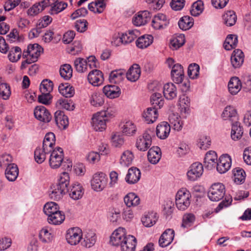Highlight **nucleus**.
<instances>
[{
	"mask_svg": "<svg viewBox=\"0 0 251 251\" xmlns=\"http://www.w3.org/2000/svg\"><path fill=\"white\" fill-rule=\"evenodd\" d=\"M55 143L54 134L52 132L47 133L43 142L42 150L37 148L34 151V158L38 163H42L45 161L46 154L50 153L54 150Z\"/></svg>",
	"mask_w": 251,
	"mask_h": 251,
	"instance_id": "nucleus-1",
	"label": "nucleus"
},
{
	"mask_svg": "<svg viewBox=\"0 0 251 251\" xmlns=\"http://www.w3.org/2000/svg\"><path fill=\"white\" fill-rule=\"evenodd\" d=\"M63 151L61 148L57 147L50 152L49 164L52 169L58 168L61 165L64 170H71L72 163L69 160L67 161L63 160Z\"/></svg>",
	"mask_w": 251,
	"mask_h": 251,
	"instance_id": "nucleus-2",
	"label": "nucleus"
},
{
	"mask_svg": "<svg viewBox=\"0 0 251 251\" xmlns=\"http://www.w3.org/2000/svg\"><path fill=\"white\" fill-rule=\"evenodd\" d=\"M43 51V48L38 44L28 45L26 50L23 53V57L26 59L22 62L21 69H25L27 64L36 62Z\"/></svg>",
	"mask_w": 251,
	"mask_h": 251,
	"instance_id": "nucleus-3",
	"label": "nucleus"
},
{
	"mask_svg": "<svg viewBox=\"0 0 251 251\" xmlns=\"http://www.w3.org/2000/svg\"><path fill=\"white\" fill-rule=\"evenodd\" d=\"M114 116V112L111 108L101 111L94 115L92 118V125L97 131H102L105 129L106 122Z\"/></svg>",
	"mask_w": 251,
	"mask_h": 251,
	"instance_id": "nucleus-4",
	"label": "nucleus"
},
{
	"mask_svg": "<svg viewBox=\"0 0 251 251\" xmlns=\"http://www.w3.org/2000/svg\"><path fill=\"white\" fill-rule=\"evenodd\" d=\"M191 195L186 188L178 191L176 196V204L177 208L182 211L187 209L191 203Z\"/></svg>",
	"mask_w": 251,
	"mask_h": 251,
	"instance_id": "nucleus-5",
	"label": "nucleus"
},
{
	"mask_svg": "<svg viewBox=\"0 0 251 251\" xmlns=\"http://www.w3.org/2000/svg\"><path fill=\"white\" fill-rule=\"evenodd\" d=\"M154 135L153 129H148L139 136L136 142V147L141 151H146L151 145L152 137Z\"/></svg>",
	"mask_w": 251,
	"mask_h": 251,
	"instance_id": "nucleus-6",
	"label": "nucleus"
},
{
	"mask_svg": "<svg viewBox=\"0 0 251 251\" xmlns=\"http://www.w3.org/2000/svg\"><path fill=\"white\" fill-rule=\"evenodd\" d=\"M107 180V177L104 173L102 172L96 173L91 180L92 187L96 191H101L106 187Z\"/></svg>",
	"mask_w": 251,
	"mask_h": 251,
	"instance_id": "nucleus-7",
	"label": "nucleus"
},
{
	"mask_svg": "<svg viewBox=\"0 0 251 251\" xmlns=\"http://www.w3.org/2000/svg\"><path fill=\"white\" fill-rule=\"evenodd\" d=\"M203 165L207 170H212L216 168L217 172H219L218 155L216 152L213 151H209L205 155Z\"/></svg>",
	"mask_w": 251,
	"mask_h": 251,
	"instance_id": "nucleus-8",
	"label": "nucleus"
},
{
	"mask_svg": "<svg viewBox=\"0 0 251 251\" xmlns=\"http://www.w3.org/2000/svg\"><path fill=\"white\" fill-rule=\"evenodd\" d=\"M203 172V167L200 162H195L189 167L187 173L188 179L191 181H195L200 177Z\"/></svg>",
	"mask_w": 251,
	"mask_h": 251,
	"instance_id": "nucleus-9",
	"label": "nucleus"
},
{
	"mask_svg": "<svg viewBox=\"0 0 251 251\" xmlns=\"http://www.w3.org/2000/svg\"><path fill=\"white\" fill-rule=\"evenodd\" d=\"M43 3L47 7H51L49 11L51 15L57 14L64 10L68 5L67 3L59 1L58 0H43Z\"/></svg>",
	"mask_w": 251,
	"mask_h": 251,
	"instance_id": "nucleus-10",
	"label": "nucleus"
},
{
	"mask_svg": "<svg viewBox=\"0 0 251 251\" xmlns=\"http://www.w3.org/2000/svg\"><path fill=\"white\" fill-rule=\"evenodd\" d=\"M66 238L70 245L77 244L82 238L81 230L77 227L69 229L67 231Z\"/></svg>",
	"mask_w": 251,
	"mask_h": 251,
	"instance_id": "nucleus-11",
	"label": "nucleus"
},
{
	"mask_svg": "<svg viewBox=\"0 0 251 251\" xmlns=\"http://www.w3.org/2000/svg\"><path fill=\"white\" fill-rule=\"evenodd\" d=\"M125 234V229L123 228H119L115 230L112 234L110 242L113 245L122 246L123 242H125L126 237Z\"/></svg>",
	"mask_w": 251,
	"mask_h": 251,
	"instance_id": "nucleus-12",
	"label": "nucleus"
},
{
	"mask_svg": "<svg viewBox=\"0 0 251 251\" xmlns=\"http://www.w3.org/2000/svg\"><path fill=\"white\" fill-rule=\"evenodd\" d=\"M151 23L152 26L154 29H164L169 24V20L165 15L159 13L154 17Z\"/></svg>",
	"mask_w": 251,
	"mask_h": 251,
	"instance_id": "nucleus-13",
	"label": "nucleus"
},
{
	"mask_svg": "<svg viewBox=\"0 0 251 251\" xmlns=\"http://www.w3.org/2000/svg\"><path fill=\"white\" fill-rule=\"evenodd\" d=\"M35 118L44 123H48L51 119V116L48 110L43 106H37L34 112Z\"/></svg>",
	"mask_w": 251,
	"mask_h": 251,
	"instance_id": "nucleus-14",
	"label": "nucleus"
},
{
	"mask_svg": "<svg viewBox=\"0 0 251 251\" xmlns=\"http://www.w3.org/2000/svg\"><path fill=\"white\" fill-rule=\"evenodd\" d=\"M175 231L171 228L167 229L161 235L158 241L159 245L162 248L169 246L173 241Z\"/></svg>",
	"mask_w": 251,
	"mask_h": 251,
	"instance_id": "nucleus-15",
	"label": "nucleus"
},
{
	"mask_svg": "<svg viewBox=\"0 0 251 251\" xmlns=\"http://www.w3.org/2000/svg\"><path fill=\"white\" fill-rule=\"evenodd\" d=\"M87 79L90 83L95 86L102 84L104 79L102 72L96 69L91 71L89 73Z\"/></svg>",
	"mask_w": 251,
	"mask_h": 251,
	"instance_id": "nucleus-16",
	"label": "nucleus"
},
{
	"mask_svg": "<svg viewBox=\"0 0 251 251\" xmlns=\"http://www.w3.org/2000/svg\"><path fill=\"white\" fill-rule=\"evenodd\" d=\"M171 75L174 82L177 84L182 83L184 76L182 66L179 64L174 65L171 71Z\"/></svg>",
	"mask_w": 251,
	"mask_h": 251,
	"instance_id": "nucleus-17",
	"label": "nucleus"
},
{
	"mask_svg": "<svg viewBox=\"0 0 251 251\" xmlns=\"http://www.w3.org/2000/svg\"><path fill=\"white\" fill-rule=\"evenodd\" d=\"M244 54L243 52L239 49L235 50L231 56V63L234 68H240L244 62Z\"/></svg>",
	"mask_w": 251,
	"mask_h": 251,
	"instance_id": "nucleus-18",
	"label": "nucleus"
},
{
	"mask_svg": "<svg viewBox=\"0 0 251 251\" xmlns=\"http://www.w3.org/2000/svg\"><path fill=\"white\" fill-rule=\"evenodd\" d=\"M163 95L166 99L172 100L177 97L176 86L172 83H167L163 86Z\"/></svg>",
	"mask_w": 251,
	"mask_h": 251,
	"instance_id": "nucleus-19",
	"label": "nucleus"
},
{
	"mask_svg": "<svg viewBox=\"0 0 251 251\" xmlns=\"http://www.w3.org/2000/svg\"><path fill=\"white\" fill-rule=\"evenodd\" d=\"M141 177V172L139 169L131 167L128 169L125 179L128 184H132L137 183Z\"/></svg>",
	"mask_w": 251,
	"mask_h": 251,
	"instance_id": "nucleus-20",
	"label": "nucleus"
},
{
	"mask_svg": "<svg viewBox=\"0 0 251 251\" xmlns=\"http://www.w3.org/2000/svg\"><path fill=\"white\" fill-rule=\"evenodd\" d=\"M54 121L56 125L60 128L65 129L69 125L68 117L63 111L58 110L54 113Z\"/></svg>",
	"mask_w": 251,
	"mask_h": 251,
	"instance_id": "nucleus-21",
	"label": "nucleus"
},
{
	"mask_svg": "<svg viewBox=\"0 0 251 251\" xmlns=\"http://www.w3.org/2000/svg\"><path fill=\"white\" fill-rule=\"evenodd\" d=\"M103 93L108 98L114 99L120 96L121 92L119 86L114 85H108L103 88Z\"/></svg>",
	"mask_w": 251,
	"mask_h": 251,
	"instance_id": "nucleus-22",
	"label": "nucleus"
},
{
	"mask_svg": "<svg viewBox=\"0 0 251 251\" xmlns=\"http://www.w3.org/2000/svg\"><path fill=\"white\" fill-rule=\"evenodd\" d=\"M170 130V125H169L167 122H163L156 127V135L161 139H165L169 135Z\"/></svg>",
	"mask_w": 251,
	"mask_h": 251,
	"instance_id": "nucleus-23",
	"label": "nucleus"
},
{
	"mask_svg": "<svg viewBox=\"0 0 251 251\" xmlns=\"http://www.w3.org/2000/svg\"><path fill=\"white\" fill-rule=\"evenodd\" d=\"M67 192H68L70 197L75 200L81 198L83 195L82 187L78 182L72 184Z\"/></svg>",
	"mask_w": 251,
	"mask_h": 251,
	"instance_id": "nucleus-24",
	"label": "nucleus"
},
{
	"mask_svg": "<svg viewBox=\"0 0 251 251\" xmlns=\"http://www.w3.org/2000/svg\"><path fill=\"white\" fill-rule=\"evenodd\" d=\"M141 75L140 66L137 64H134L131 66L126 73L127 79L132 82L138 79Z\"/></svg>",
	"mask_w": 251,
	"mask_h": 251,
	"instance_id": "nucleus-25",
	"label": "nucleus"
},
{
	"mask_svg": "<svg viewBox=\"0 0 251 251\" xmlns=\"http://www.w3.org/2000/svg\"><path fill=\"white\" fill-rule=\"evenodd\" d=\"M5 176L9 181H14L19 175V169L16 164H12L5 169Z\"/></svg>",
	"mask_w": 251,
	"mask_h": 251,
	"instance_id": "nucleus-26",
	"label": "nucleus"
},
{
	"mask_svg": "<svg viewBox=\"0 0 251 251\" xmlns=\"http://www.w3.org/2000/svg\"><path fill=\"white\" fill-rule=\"evenodd\" d=\"M231 124V138L234 141L238 140L242 137L243 134V127L241 126V124L238 121L232 122Z\"/></svg>",
	"mask_w": 251,
	"mask_h": 251,
	"instance_id": "nucleus-27",
	"label": "nucleus"
},
{
	"mask_svg": "<svg viewBox=\"0 0 251 251\" xmlns=\"http://www.w3.org/2000/svg\"><path fill=\"white\" fill-rule=\"evenodd\" d=\"M161 152L160 149L157 147H152L148 151V158L152 164H155L161 158Z\"/></svg>",
	"mask_w": 251,
	"mask_h": 251,
	"instance_id": "nucleus-28",
	"label": "nucleus"
},
{
	"mask_svg": "<svg viewBox=\"0 0 251 251\" xmlns=\"http://www.w3.org/2000/svg\"><path fill=\"white\" fill-rule=\"evenodd\" d=\"M241 87V82L238 77L234 76L230 78L228 84V89L231 95H236L240 91Z\"/></svg>",
	"mask_w": 251,
	"mask_h": 251,
	"instance_id": "nucleus-29",
	"label": "nucleus"
},
{
	"mask_svg": "<svg viewBox=\"0 0 251 251\" xmlns=\"http://www.w3.org/2000/svg\"><path fill=\"white\" fill-rule=\"evenodd\" d=\"M158 114L156 107H149L143 114V117L148 123H153L158 118Z\"/></svg>",
	"mask_w": 251,
	"mask_h": 251,
	"instance_id": "nucleus-30",
	"label": "nucleus"
},
{
	"mask_svg": "<svg viewBox=\"0 0 251 251\" xmlns=\"http://www.w3.org/2000/svg\"><path fill=\"white\" fill-rule=\"evenodd\" d=\"M136 245V239L132 235H129L121 246L122 251H135Z\"/></svg>",
	"mask_w": 251,
	"mask_h": 251,
	"instance_id": "nucleus-31",
	"label": "nucleus"
},
{
	"mask_svg": "<svg viewBox=\"0 0 251 251\" xmlns=\"http://www.w3.org/2000/svg\"><path fill=\"white\" fill-rule=\"evenodd\" d=\"M224 24L228 26L234 25L237 21V16L233 10H228L222 16Z\"/></svg>",
	"mask_w": 251,
	"mask_h": 251,
	"instance_id": "nucleus-32",
	"label": "nucleus"
},
{
	"mask_svg": "<svg viewBox=\"0 0 251 251\" xmlns=\"http://www.w3.org/2000/svg\"><path fill=\"white\" fill-rule=\"evenodd\" d=\"M209 199L213 201H218L220 200V183L219 182L213 184L208 192Z\"/></svg>",
	"mask_w": 251,
	"mask_h": 251,
	"instance_id": "nucleus-33",
	"label": "nucleus"
},
{
	"mask_svg": "<svg viewBox=\"0 0 251 251\" xmlns=\"http://www.w3.org/2000/svg\"><path fill=\"white\" fill-rule=\"evenodd\" d=\"M153 37L151 35H144L139 38L136 41V46L140 49L146 48L152 44Z\"/></svg>",
	"mask_w": 251,
	"mask_h": 251,
	"instance_id": "nucleus-34",
	"label": "nucleus"
},
{
	"mask_svg": "<svg viewBox=\"0 0 251 251\" xmlns=\"http://www.w3.org/2000/svg\"><path fill=\"white\" fill-rule=\"evenodd\" d=\"M178 25L179 27L183 30L189 29L194 25V19L189 16H183L178 21Z\"/></svg>",
	"mask_w": 251,
	"mask_h": 251,
	"instance_id": "nucleus-35",
	"label": "nucleus"
},
{
	"mask_svg": "<svg viewBox=\"0 0 251 251\" xmlns=\"http://www.w3.org/2000/svg\"><path fill=\"white\" fill-rule=\"evenodd\" d=\"M140 198L134 193H129L124 198V202L129 207L138 205L140 203Z\"/></svg>",
	"mask_w": 251,
	"mask_h": 251,
	"instance_id": "nucleus-36",
	"label": "nucleus"
},
{
	"mask_svg": "<svg viewBox=\"0 0 251 251\" xmlns=\"http://www.w3.org/2000/svg\"><path fill=\"white\" fill-rule=\"evenodd\" d=\"M51 193L50 194V198L54 200L61 199L63 195L67 192L62 189L58 185L55 184L51 187Z\"/></svg>",
	"mask_w": 251,
	"mask_h": 251,
	"instance_id": "nucleus-37",
	"label": "nucleus"
},
{
	"mask_svg": "<svg viewBox=\"0 0 251 251\" xmlns=\"http://www.w3.org/2000/svg\"><path fill=\"white\" fill-rule=\"evenodd\" d=\"M58 91L63 96L66 98H71L75 94L73 87L67 83L60 84L58 86Z\"/></svg>",
	"mask_w": 251,
	"mask_h": 251,
	"instance_id": "nucleus-38",
	"label": "nucleus"
},
{
	"mask_svg": "<svg viewBox=\"0 0 251 251\" xmlns=\"http://www.w3.org/2000/svg\"><path fill=\"white\" fill-rule=\"evenodd\" d=\"M238 44V36L236 35H228L224 44V47L226 50H231L235 48Z\"/></svg>",
	"mask_w": 251,
	"mask_h": 251,
	"instance_id": "nucleus-39",
	"label": "nucleus"
},
{
	"mask_svg": "<svg viewBox=\"0 0 251 251\" xmlns=\"http://www.w3.org/2000/svg\"><path fill=\"white\" fill-rule=\"evenodd\" d=\"M234 175V181L237 184H241L245 182L246 178V173L245 171L241 168L237 167L233 170Z\"/></svg>",
	"mask_w": 251,
	"mask_h": 251,
	"instance_id": "nucleus-40",
	"label": "nucleus"
},
{
	"mask_svg": "<svg viewBox=\"0 0 251 251\" xmlns=\"http://www.w3.org/2000/svg\"><path fill=\"white\" fill-rule=\"evenodd\" d=\"M126 72V70L124 69H119L112 71L109 75V81L111 83H117L120 82L123 80Z\"/></svg>",
	"mask_w": 251,
	"mask_h": 251,
	"instance_id": "nucleus-41",
	"label": "nucleus"
},
{
	"mask_svg": "<svg viewBox=\"0 0 251 251\" xmlns=\"http://www.w3.org/2000/svg\"><path fill=\"white\" fill-rule=\"evenodd\" d=\"M65 220V215L63 212L59 211L48 216V220L50 224L60 225Z\"/></svg>",
	"mask_w": 251,
	"mask_h": 251,
	"instance_id": "nucleus-42",
	"label": "nucleus"
},
{
	"mask_svg": "<svg viewBox=\"0 0 251 251\" xmlns=\"http://www.w3.org/2000/svg\"><path fill=\"white\" fill-rule=\"evenodd\" d=\"M231 158L227 154L221 155V174L226 172L231 167Z\"/></svg>",
	"mask_w": 251,
	"mask_h": 251,
	"instance_id": "nucleus-43",
	"label": "nucleus"
},
{
	"mask_svg": "<svg viewBox=\"0 0 251 251\" xmlns=\"http://www.w3.org/2000/svg\"><path fill=\"white\" fill-rule=\"evenodd\" d=\"M185 43V36L184 34H180L174 37L170 41V47L173 50H177L184 45Z\"/></svg>",
	"mask_w": 251,
	"mask_h": 251,
	"instance_id": "nucleus-44",
	"label": "nucleus"
},
{
	"mask_svg": "<svg viewBox=\"0 0 251 251\" xmlns=\"http://www.w3.org/2000/svg\"><path fill=\"white\" fill-rule=\"evenodd\" d=\"M178 102L181 112L188 113L190 105V99L187 96L182 95L180 96Z\"/></svg>",
	"mask_w": 251,
	"mask_h": 251,
	"instance_id": "nucleus-45",
	"label": "nucleus"
},
{
	"mask_svg": "<svg viewBox=\"0 0 251 251\" xmlns=\"http://www.w3.org/2000/svg\"><path fill=\"white\" fill-rule=\"evenodd\" d=\"M236 110L233 107L227 106L222 112L221 116L224 120L229 119L231 121V123H232V122H233V118H236Z\"/></svg>",
	"mask_w": 251,
	"mask_h": 251,
	"instance_id": "nucleus-46",
	"label": "nucleus"
},
{
	"mask_svg": "<svg viewBox=\"0 0 251 251\" xmlns=\"http://www.w3.org/2000/svg\"><path fill=\"white\" fill-rule=\"evenodd\" d=\"M139 32L137 30H128L122 35L123 44L130 43L139 35Z\"/></svg>",
	"mask_w": 251,
	"mask_h": 251,
	"instance_id": "nucleus-47",
	"label": "nucleus"
},
{
	"mask_svg": "<svg viewBox=\"0 0 251 251\" xmlns=\"http://www.w3.org/2000/svg\"><path fill=\"white\" fill-rule=\"evenodd\" d=\"M169 121L170 123V126L174 130L176 131H180L183 127V123L181 121L180 117L174 114L169 116Z\"/></svg>",
	"mask_w": 251,
	"mask_h": 251,
	"instance_id": "nucleus-48",
	"label": "nucleus"
},
{
	"mask_svg": "<svg viewBox=\"0 0 251 251\" xmlns=\"http://www.w3.org/2000/svg\"><path fill=\"white\" fill-rule=\"evenodd\" d=\"M122 132L127 136H133L136 132L135 125L131 121L126 122L122 127Z\"/></svg>",
	"mask_w": 251,
	"mask_h": 251,
	"instance_id": "nucleus-49",
	"label": "nucleus"
},
{
	"mask_svg": "<svg viewBox=\"0 0 251 251\" xmlns=\"http://www.w3.org/2000/svg\"><path fill=\"white\" fill-rule=\"evenodd\" d=\"M21 55L22 50L21 48L19 47H14L9 50L8 58L11 62H16L21 58Z\"/></svg>",
	"mask_w": 251,
	"mask_h": 251,
	"instance_id": "nucleus-50",
	"label": "nucleus"
},
{
	"mask_svg": "<svg viewBox=\"0 0 251 251\" xmlns=\"http://www.w3.org/2000/svg\"><path fill=\"white\" fill-rule=\"evenodd\" d=\"M134 158L132 152L128 150L125 151L122 154L120 159V163L121 165L128 166L130 165Z\"/></svg>",
	"mask_w": 251,
	"mask_h": 251,
	"instance_id": "nucleus-51",
	"label": "nucleus"
},
{
	"mask_svg": "<svg viewBox=\"0 0 251 251\" xmlns=\"http://www.w3.org/2000/svg\"><path fill=\"white\" fill-rule=\"evenodd\" d=\"M70 182V176L66 172L61 174L58 182L56 183L60 187L64 190L68 191V185Z\"/></svg>",
	"mask_w": 251,
	"mask_h": 251,
	"instance_id": "nucleus-52",
	"label": "nucleus"
},
{
	"mask_svg": "<svg viewBox=\"0 0 251 251\" xmlns=\"http://www.w3.org/2000/svg\"><path fill=\"white\" fill-rule=\"evenodd\" d=\"M96 241V234L92 232L87 233L84 236L83 241L81 242V244L86 247L90 248L94 245Z\"/></svg>",
	"mask_w": 251,
	"mask_h": 251,
	"instance_id": "nucleus-53",
	"label": "nucleus"
},
{
	"mask_svg": "<svg viewBox=\"0 0 251 251\" xmlns=\"http://www.w3.org/2000/svg\"><path fill=\"white\" fill-rule=\"evenodd\" d=\"M90 102L92 105L95 107L101 106L104 103L103 95L99 93H94L90 97Z\"/></svg>",
	"mask_w": 251,
	"mask_h": 251,
	"instance_id": "nucleus-54",
	"label": "nucleus"
},
{
	"mask_svg": "<svg viewBox=\"0 0 251 251\" xmlns=\"http://www.w3.org/2000/svg\"><path fill=\"white\" fill-rule=\"evenodd\" d=\"M203 9V1L198 0L193 3L190 10L191 14L194 16H198L202 12Z\"/></svg>",
	"mask_w": 251,
	"mask_h": 251,
	"instance_id": "nucleus-55",
	"label": "nucleus"
},
{
	"mask_svg": "<svg viewBox=\"0 0 251 251\" xmlns=\"http://www.w3.org/2000/svg\"><path fill=\"white\" fill-rule=\"evenodd\" d=\"M157 220L156 214L149 213L142 218L143 224L146 227H151L155 224Z\"/></svg>",
	"mask_w": 251,
	"mask_h": 251,
	"instance_id": "nucleus-56",
	"label": "nucleus"
},
{
	"mask_svg": "<svg viewBox=\"0 0 251 251\" xmlns=\"http://www.w3.org/2000/svg\"><path fill=\"white\" fill-rule=\"evenodd\" d=\"M47 5L43 3V0L38 3L34 4L31 7L27 10V14L31 16H35L38 14L39 12L42 11Z\"/></svg>",
	"mask_w": 251,
	"mask_h": 251,
	"instance_id": "nucleus-57",
	"label": "nucleus"
},
{
	"mask_svg": "<svg viewBox=\"0 0 251 251\" xmlns=\"http://www.w3.org/2000/svg\"><path fill=\"white\" fill-rule=\"evenodd\" d=\"M151 102L152 107H158L159 108L162 107L164 104V100L160 93H155L153 94L151 97Z\"/></svg>",
	"mask_w": 251,
	"mask_h": 251,
	"instance_id": "nucleus-58",
	"label": "nucleus"
},
{
	"mask_svg": "<svg viewBox=\"0 0 251 251\" xmlns=\"http://www.w3.org/2000/svg\"><path fill=\"white\" fill-rule=\"evenodd\" d=\"M43 210L44 213L48 216L60 211L59 210V206L58 204L54 202L47 203L44 205Z\"/></svg>",
	"mask_w": 251,
	"mask_h": 251,
	"instance_id": "nucleus-59",
	"label": "nucleus"
},
{
	"mask_svg": "<svg viewBox=\"0 0 251 251\" xmlns=\"http://www.w3.org/2000/svg\"><path fill=\"white\" fill-rule=\"evenodd\" d=\"M74 66L77 72L83 73L87 70V60L82 58H78L74 61Z\"/></svg>",
	"mask_w": 251,
	"mask_h": 251,
	"instance_id": "nucleus-60",
	"label": "nucleus"
},
{
	"mask_svg": "<svg viewBox=\"0 0 251 251\" xmlns=\"http://www.w3.org/2000/svg\"><path fill=\"white\" fill-rule=\"evenodd\" d=\"M72 73L73 69L70 65L66 64L61 66L60 74L64 79H69L72 76Z\"/></svg>",
	"mask_w": 251,
	"mask_h": 251,
	"instance_id": "nucleus-61",
	"label": "nucleus"
},
{
	"mask_svg": "<svg viewBox=\"0 0 251 251\" xmlns=\"http://www.w3.org/2000/svg\"><path fill=\"white\" fill-rule=\"evenodd\" d=\"M53 82L49 79L43 80L40 86V90L41 93H50L53 90Z\"/></svg>",
	"mask_w": 251,
	"mask_h": 251,
	"instance_id": "nucleus-62",
	"label": "nucleus"
},
{
	"mask_svg": "<svg viewBox=\"0 0 251 251\" xmlns=\"http://www.w3.org/2000/svg\"><path fill=\"white\" fill-rule=\"evenodd\" d=\"M200 66L196 63H192L188 68V75L192 79L197 78L199 75Z\"/></svg>",
	"mask_w": 251,
	"mask_h": 251,
	"instance_id": "nucleus-63",
	"label": "nucleus"
},
{
	"mask_svg": "<svg viewBox=\"0 0 251 251\" xmlns=\"http://www.w3.org/2000/svg\"><path fill=\"white\" fill-rule=\"evenodd\" d=\"M12 157L9 154H2L0 156V167L6 169L10 164H12Z\"/></svg>",
	"mask_w": 251,
	"mask_h": 251,
	"instance_id": "nucleus-64",
	"label": "nucleus"
}]
</instances>
